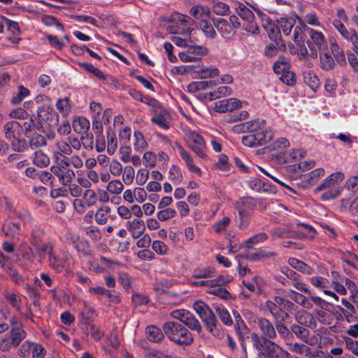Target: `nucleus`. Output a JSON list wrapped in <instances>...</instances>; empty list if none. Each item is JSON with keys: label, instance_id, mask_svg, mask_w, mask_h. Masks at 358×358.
Wrapping results in <instances>:
<instances>
[{"label": "nucleus", "instance_id": "obj_8", "mask_svg": "<svg viewBox=\"0 0 358 358\" xmlns=\"http://www.w3.org/2000/svg\"><path fill=\"white\" fill-rule=\"evenodd\" d=\"M256 324L262 336L264 343L267 340L271 341L277 337V333L273 324L267 318L258 317Z\"/></svg>", "mask_w": 358, "mask_h": 358}, {"label": "nucleus", "instance_id": "obj_57", "mask_svg": "<svg viewBox=\"0 0 358 358\" xmlns=\"http://www.w3.org/2000/svg\"><path fill=\"white\" fill-rule=\"evenodd\" d=\"M122 178L125 185H131L135 178V171L131 166H126L122 169Z\"/></svg>", "mask_w": 358, "mask_h": 358}, {"label": "nucleus", "instance_id": "obj_56", "mask_svg": "<svg viewBox=\"0 0 358 358\" xmlns=\"http://www.w3.org/2000/svg\"><path fill=\"white\" fill-rule=\"evenodd\" d=\"M4 296L6 301L17 310L20 309L21 299L19 295L15 293L6 291Z\"/></svg>", "mask_w": 358, "mask_h": 358}, {"label": "nucleus", "instance_id": "obj_18", "mask_svg": "<svg viewBox=\"0 0 358 358\" xmlns=\"http://www.w3.org/2000/svg\"><path fill=\"white\" fill-rule=\"evenodd\" d=\"M126 227L127 230L129 231L134 238H138L141 237L145 230L144 222L138 218L127 221L126 223Z\"/></svg>", "mask_w": 358, "mask_h": 358}, {"label": "nucleus", "instance_id": "obj_43", "mask_svg": "<svg viewBox=\"0 0 358 358\" xmlns=\"http://www.w3.org/2000/svg\"><path fill=\"white\" fill-rule=\"evenodd\" d=\"M209 332H210L215 337L218 339H222L224 336V332L222 329L221 326L219 324L217 318L208 322L205 325Z\"/></svg>", "mask_w": 358, "mask_h": 358}, {"label": "nucleus", "instance_id": "obj_27", "mask_svg": "<svg viewBox=\"0 0 358 358\" xmlns=\"http://www.w3.org/2000/svg\"><path fill=\"white\" fill-rule=\"evenodd\" d=\"M330 49L337 63L341 66H345L346 60L344 50L335 40L330 41Z\"/></svg>", "mask_w": 358, "mask_h": 358}, {"label": "nucleus", "instance_id": "obj_2", "mask_svg": "<svg viewBox=\"0 0 358 358\" xmlns=\"http://www.w3.org/2000/svg\"><path fill=\"white\" fill-rule=\"evenodd\" d=\"M162 327L164 334L178 345H189L194 341L192 333L178 322L168 321Z\"/></svg>", "mask_w": 358, "mask_h": 358}, {"label": "nucleus", "instance_id": "obj_19", "mask_svg": "<svg viewBox=\"0 0 358 358\" xmlns=\"http://www.w3.org/2000/svg\"><path fill=\"white\" fill-rule=\"evenodd\" d=\"M265 307L276 322H284L289 316L284 310L278 307L272 300L266 301Z\"/></svg>", "mask_w": 358, "mask_h": 358}, {"label": "nucleus", "instance_id": "obj_1", "mask_svg": "<svg viewBox=\"0 0 358 358\" xmlns=\"http://www.w3.org/2000/svg\"><path fill=\"white\" fill-rule=\"evenodd\" d=\"M236 131L248 132L243 136L242 143L248 147L255 148L266 145L273 137V131L267 127L264 119H255L235 126Z\"/></svg>", "mask_w": 358, "mask_h": 358}, {"label": "nucleus", "instance_id": "obj_35", "mask_svg": "<svg viewBox=\"0 0 358 358\" xmlns=\"http://www.w3.org/2000/svg\"><path fill=\"white\" fill-rule=\"evenodd\" d=\"M288 264L289 266H291L292 268H295L296 270H298L300 272H302L305 274H312L313 273V268L306 264L305 262L294 258L291 257L288 259Z\"/></svg>", "mask_w": 358, "mask_h": 358}, {"label": "nucleus", "instance_id": "obj_41", "mask_svg": "<svg viewBox=\"0 0 358 358\" xmlns=\"http://www.w3.org/2000/svg\"><path fill=\"white\" fill-rule=\"evenodd\" d=\"M320 67L324 71H331L335 66L334 59L329 52H323L320 53Z\"/></svg>", "mask_w": 358, "mask_h": 358}, {"label": "nucleus", "instance_id": "obj_46", "mask_svg": "<svg viewBox=\"0 0 358 358\" xmlns=\"http://www.w3.org/2000/svg\"><path fill=\"white\" fill-rule=\"evenodd\" d=\"M52 157L55 164L62 169H69L71 165V157H67L66 155H61V152H53Z\"/></svg>", "mask_w": 358, "mask_h": 358}, {"label": "nucleus", "instance_id": "obj_51", "mask_svg": "<svg viewBox=\"0 0 358 358\" xmlns=\"http://www.w3.org/2000/svg\"><path fill=\"white\" fill-rule=\"evenodd\" d=\"M124 185L117 179L109 181L106 189L110 194L118 195L123 191Z\"/></svg>", "mask_w": 358, "mask_h": 358}, {"label": "nucleus", "instance_id": "obj_34", "mask_svg": "<svg viewBox=\"0 0 358 358\" xmlns=\"http://www.w3.org/2000/svg\"><path fill=\"white\" fill-rule=\"evenodd\" d=\"M237 209L238 213V227L241 229H245L250 224L252 212L241 206H237Z\"/></svg>", "mask_w": 358, "mask_h": 358}, {"label": "nucleus", "instance_id": "obj_16", "mask_svg": "<svg viewBox=\"0 0 358 358\" xmlns=\"http://www.w3.org/2000/svg\"><path fill=\"white\" fill-rule=\"evenodd\" d=\"M171 115L164 109H159L155 111V115L151 118V122L157 124L162 129L167 130L170 127Z\"/></svg>", "mask_w": 358, "mask_h": 358}, {"label": "nucleus", "instance_id": "obj_50", "mask_svg": "<svg viewBox=\"0 0 358 358\" xmlns=\"http://www.w3.org/2000/svg\"><path fill=\"white\" fill-rule=\"evenodd\" d=\"M292 294L293 296H292V299L294 302L308 310H310L313 308V303L305 296L294 291L292 292Z\"/></svg>", "mask_w": 358, "mask_h": 358}, {"label": "nucleus", "instance_id": "obj_12", "mask_svg": "<svg viewBox=\"0 0 358 358\" xmlns=\"http://www.w3.org/2000/svg\"><path fill=\"white\" fill-rule=\"evenodd\" d=\"M193 308L199 315L205 325L216 318L215 314L209 306L201 301L194 302L193 304Z\"/></svg>", "mask_w": 358, "mask_h": 358}, {"label": "nucleus", "instance_id": "obj_40", "mask_svg": "<svg viewBox=\"0 0 358 358\" xmlns=\"http://www.w3.org/2000/svg\"><path fill=\"white\" fill-rule=\"evenodd\" d=\"M216 83L214 81H194L190 83L187 86L188 92L194 93L200 90H203L215 86Z\"/></svg>", "mask_w": 358, "mask_h": 358}, {"label": "nucleus", "instance_id": "obj_28", "mask_svg": "<svg viewBox=\"0 0 358 358\" xmlns=\"http://www.w3.org/2000/svg\"><path fill=\"white\" fill-rule=\"evenodd\" d=\"M276 254L273 252H267L265 249L261 248L255 252H248L246 255V259L249 261H261L264 259H269L275 256Z\"/></svg>", "mask_w": 358, "mask_h": 358}, {"label": "nucleus", "instance_id": "obj_44", "mask_svg": "<svg viewBox=\"0 0 358 358\" xmlns=\"http://www.w3.org/2000/svg\"><path fill=\"white\" fill-rule=\"evenodd\" d=\"M197 73L201 79L213 78L219 76L220 70L215 66H210L200 69Z\"/></svg>", "mask_w": 358, "mask_h": 358}, {"label": "nucleus", "instance_id": "obj_10", "mask_svg": "<svg viewBox=\"0 0 358 358\" xmlns=\"http://www.w3.org/2000/svg\"><path fill=\"white\" fill-rule=\"evenodd\" d=\"M176 146L180 158L184 161L187 169L197 176H201L202 171L194 164L193 157L181 145L176 143Z\"/></svg>", "mask_w": 358, "mask_h": 358}, {"label": "nucleus", "instance_id": "obj_17", "mask_svg": "<svg viewBox=\"0 0 358 358\" xmlns=\"http://www.w3.org/2000/svg\"><path fill=\"white\" fill-rule=\"evenodd\" d=\"M37 117L39 122H48L49 124L57 120V113L48 104H43L38 108Z\"/></svg>", "mask_w": 358, "mask_h": 358}, {"label": "nucleus", "instance_id": "obj_4", "mask_svg": "<svg viewBox=\"0 0 358 358\" xmlns=\"http://www.w3.org/2000/svg\"><path fill=\"white\" fill-rule=\"evenodd\" d=\"M82 196L83 199H75L73 201V208L79 214L85 213L86 206H93L97 201V195L92 189H85L83 191Z\"/></svg>", "mask_w": 358, "mask_h": 358}, {"label": "nucleus", "instance_id": "obj_61", "mask_svg": "<svg viewBox=\"0 0 358 358\" xmlns=\"http://www.w3.org/2000/svg\"><path fill=\"white\" fill-rule=\"evenodd\" d=\"M55 145L57 147V150L53 152H61V155H71L72 154V150L71 149V145L67 141L60 140L57 141L55 143Z\"/></svg>", "mask_w": 358, "mask_h": 358}, {"label": "nucleus", "instance_id": "obj_11", "mask_svg": "<svg viewBox=\"0 0 358 358\" xmlns=\"http://www.w3.org/2000/svg\"><path fill=\"white\" fill-rule=\"evenodd\" d=\"M83 305V308L78 315V325L80 328H85L86 324L92 323V320L97 316L95 310L87 301H84Z\"/></svg>", "mask_w": 358, "mask_h": 358}, {"label": "nucleus", "instance_id": "obj_42", "mask_svg": "<svg viewBox=\"0 0 358 358\" xmlns=\"http://www.w3.org/2000/svg\"><path fill=\"white\" fill-rule=\"evenodd\" d=\"M90 121L84 117H78L73 123L74 131L80 134L87 133L90 129Z\"/></svg>", "mask_w": 358, "mask_h": 358}, {"label": "nucleus", "instance_id": "obj_30", "mask_svg": "<svg viewBox=\"0 0 358 358\" xmlns=\"http://www.w3.org/2000/svg\"><path fill=\"white\" fill-rule=\"evenodd\" d=\"M234 7L236 13L244 20L251 21L255 20V15L252 11L249 9L243 3L236 1L234 3Z\"/></svg>", "mask_w": 358, "mask_h": 358}, {"label": "nucleus", "instance_id": "obj_47", "mask_svg": "<svg viewBox=\"0 0 358 358\" xmlns=\"http://www.w3.org/2000/svg\"><path fill=\"white\" fill-rule=\"evenodd\" d=\"M290 64L289 59L285 57H280L273 64V69L275 73L280 74L289 70Z\"/></svg>", "mask_w": 358, "mask_h": 358}, {"label": "nucleus", "instance_id": "obj_55", "mask_svg": "<svg viewBox=\"0 0 358 358\" xmlns=\"http://www.w3.org/2000/svg\"><path fill=\"white\" fill-rule=\"evenodd\" d=\"M264 28L267 31L270 39L276 42L277 45H278L277 41L280 38L279 28L273 23L268 25L264 24Z\"/></svg>", "mask_w": 358, "mask_h": 358}, {"label": "nucleus", "instance_id": "obj_52", "mask_svg": "<svg viewBox=\"0 0 358 358\" xmlns=\"http://www.w3.org/2000/svg\"><path fill=\"white\" fill-rule=\"evenodd\" d=\"M267 239L268 235L264 232H261L247 239L245 245L246 248H251L253 245L264 242Z\"/></svg>", "mask_w": 358, "mask_h": 358}, {"label": "nucleus", "instance_id": "obj_36", "mask_svg": "<svg viewBox=\"0 0 358 358\" xmlns=\"http://www.w3.org/2000/svg\"><path fill=\"white\" fill-rule=\"evenodd\" d=\"M145 332L148 339L152 342H160L164 337V334L161 329L155 325L148 326L146 328Z\"/></svg>", "mask_w": 358, "mask_h": 358}, {"label": "nucleus", "instance_id": "obj_63", "mask_svg": "<svg viewBox=\"0 0 358 358\" xmlns=\"http://www.w3.org/2000/svg\"><path fill=\"white\" fill-rule=\"evenodd\" d=\"M291 331L303 341H306L309 335V331L307 329L295 324L291 326Z\"/></svg>", "mask_w": 358, "mask_h": 358}, {"label": "nucleus", "instance_id": "obj_38", "mask_svg": "<svg viewBox=\"0 0 358 358\" xmlns=\"http://www.w3.org/2000/svg\"><path fill=\"white\" fill-rule=\"evenodd\" d=\"M32 162L38 167L43 168L48 166L50 160L48 155L41 150L36 151L31 156Z\"/></svg>", "mask_w": 358, "mask_h": 358}, {"label": "nucleus", "instance_id": "obj_64", "mask_svg": "<svg viewBox=\"0 0 358 358\" xmlns=\"http://www.w3.org/2000/svg\"><path fill=\"white\" fill-rule=\"evenodd\" d=\"M152 250L159 255H166L169 252V247L161 241H154L152 243Z\"/></svg>", "mask_w": 358, "mask_h": 358}, {"label": "nucleus", "instance_id": "obj_21", "mask_svg": "<svg viewBox=\"0 0 358 358\" xmlns=\"http://www.w3.org/2000/svg\"><path fill=\"white\" fill-rule=\"evenodd\" d=\"M248 184L250 189L257 192L275 193V190L270 184L263 182L259 178H252L248 180Z\"/></svg>", "mask_w": 358, "mask_h": 358}, {"label": "nucleus", "instance_id": "obj_31", "mask_svg": "<svg viewBox=\"0 0 358 358\" xmlns=\"http://www.w3.org/2000/svg\"><path fill=\"white\" fill-rule=\"evenodd\" d=\"M86 335H90L95 341H99L104 336L103 331L94 323L86 324L85 328H80Z\"/></svg>", "mask_w": 358, "mask_h": 358}, {"label": "nucleus", "instance_id": "obj_26", "mask_svg": "<svg viewBox=\"0 0 358 358\" xmlns=\"http://www.w3.org/2000/svg\"><path fill=\"white\" fill-rule=\"evenodd\" d=\"M232 94V90L227 86H221L214 91L205 94L204 99L213 101L221 97L229 96Z\"/></svg>", "mask_w": 358, "mask_h": 358}, {"label": "nucleus", "instance_id": "obj_20", "mask_svg": "<svg viewBox=\"0 0 358 358\" xmlns=\"http://www.w3.org/2000/svg\"><path fill=\"white\" fill-rule=\"evenodd\" d=\"M343 178L344 174L341 171L331 173L324 180L322 184H320L319 186L316 187L315 192H320L324 189H330L333 186H334V185L342 181Z\"/></svg>", "mask_w": 358, "mask_h": 358}, {"label": "nucleus", "instance_id": "obj_25", "mask_svg": "<svg viewBox=\"0 0 358 358\" xmlns=\"http://www.w3.org/2000/svg\"><path fill=\"white\" fill-rule=\"evenodd\" d=\"M2 230L5 236L12 238H17L22 234L20 224L8 220L3 224Z\"/></svg>", "mask_w": 358, "mask_h": 358}, {"label": "nucleus", "instance_id": "obj_6", "mask_svg": "<svg viewBox=\"0 0 358 358\" xmlns=\"http://www.w3.org/2000/svg\"><path fill=\"white\" fill-rule=\"evenodd\" d=\"M171 315L190 329L195 330L199 333L202 331V327L199 321L189 311L183 309L176 310L172 312Z\"/></svg>", "mask_w": 358, "mask_h": 358}, {"label": "nucleus", "instance_id": "obj_9", "mask_svg": "<svg viewBox=\"0 0 358 358\" xmlns=\"http://www.w3.org/2000/svg\"><path fill=\"white\" fill-rule=\"evenodd\" d=\"M310 39L308 45L310 50L316 47L320 50H325L327 48V41L324 34L312 28H307Z\"/></svg>", "mask_w": 358, "mask_h": 358}, {"label": "nucleus", "instance_id": "obj_37", "mask_svg": "<svg viewBox=\"0 0 358 358\" xmlns=\"http://www.w3.org/2000/svg\"><path fill=\"white\" fill-rule=\"evenodd\" d=\"M215 269L210 266L197 267L192 271V278H210L215 276Z\"/></svg>", "mask_w": 358, "mask_h": 358}, {"label": "nucleus", "instance_id": "obj_15", "mask_svg": "<svg viewBox=\"0 0 358 358\" xmlns=\"http://www.w3.org/2000/svg\"><path fill=\"white\" fill-rule=\"evenodd\" d=\"M213 24L221 36L227 39L232 38L236 33L234 27H231L229 22L223 18H214Z\"/></svg>", "mask_w": 358, "mask_h": 358}, {"label": "nucleus", "instance_id": "obj_33", "mask_svg": "<svg viewBox=\"0 0 358 358\" xmlns=\"http://www.w3.org/2000/svg\"><path fill=\"white\" fill-rule=\"evenodd\" d=\"M271 234L274 238H287L296 236L295 232L293 230L283 226L273 228L271 231Z\"/></svg>", "mask_w": 358, "mask_h": 358}, {"label": "nucleus", "instance_id": "obj_54", "mask_svg": "<svg viewBox=\"0 0 358 358\" xmlns=\"http://www.w3.org/2000/svg\"><path fill=\"white\" fill-rule=\"evenodd\" d=\"M29 94V90L28 89L25 88L23 85H19L17 87V92L12 97L11 102L13 104H18Z\"/></svg>", "mask_w": 358, "mask_h": 358}, {"label": "nucleus", "instance_id": "obj_39", "mask_svg": "<svg viewBox=\"0 0 358 358\" xmlns=\"http://www.w3.org/2000/svg\"><path fill=\"white\" fill-rule=\"evenodd\" d=\"M27 336L26 331L23 329L21 325L13 327L10 332L11 341L13 345L16 348L20 342L25 338Z\"/></svg>", "mask_w": 358, "mask_h": 358}, {"label": "nucleus", "instance_id": "obj_5", "mask_svg": "<svg viewBox=\"0 0 358 358\" xmlns=\"http://www.w3.org/2000/svg\"><path fill=\"white\" fill-rule=\"evenodd\" d=\"M171 315L190 329L195 330L199 333L202 331V327L199 321L189 311L183 309L176 310L172 312Z\"/></svg>", "mask_w": 358, "mask_h": 358}, {"label": "nucleus", "instance_id": "obj_58", "mask_svg": "<svg viewBox=\"0 0 358 358\" xmlns=\"http://www.w3.org/2000/svg\"><path fill=\"white\" fill-rule=\"evenodd\" d=\"M134 146L135 150H143L148 147V143L144 138V136L141 131H136L134 132Z\"/></svg>", "mask_w": 358, "mask_h": 358}, {"label": "nucleus", "instance_id": "obj_49", "mask_svg": "<svg viewBox=\"0 0 358 358\" xmlns=\"http://www.w3.org/2000/svg\"><path fill=\"white\" fill-rule=\"evenodd\" d=\"M169 179L175 185H179L182 180V175L180 168L176 165H171L169 171Z\"/></svg>", "mask_w": 358, "mask_h": 358}, {"label": "nucleus", "instance_id": "obj_24", "mask_svg": "<svg viewBox=\"0 0 358 358\" xmlns=\"http://www.w3.org/2000/svg\"><path fill=\"white\" fill-rule=\"evenodd\" d=\"M22 127L17 121L7 122L4 125V132L7 139L12 141L14 138L20 137Z\"/></svg>", "mask_w": 358, "mask_h": 358}, {"label": "nucleus", "instance_id": "obj_59", "mask_svg": "<svg viewBox=\"0 0 358 358\" xmlns=\"http://www.w3.org/2000/svg\"><path fill=\"white\" fill-rule=\"evenodd\" d=\"M286 345L288 346V350L295 354H298L302 356L306 355L307 353V349L308 346L299 343H286Z\"/></svg>", "mask_w": 358, "mask_h": 358}, {"label": "nucleus", "instance_id": "obj_14", "mask_svg": "<svg viewBox=\"0 0 358 358\" xmlns=\"http://www.w3.org/2000/svg\"><path fill=\"white\" fill-rule=\"evenodd\" d=\"M51 172L58 178L59 182L63 185H67L75 178L76 173L71 169H62L58 166H52Z\"/></svg>", "mask_w": 358, "mask_h": 358}, {"label": "nucleus", "instance_id": "obj_62", "mask_svg": "<svg viewBox=\"0 0 358 358\" xmlns=\"http://www.w3.org/2000/svg\"><path fill=\"white\" fill-rule=\"evenodd\" d=\"M176 215V211L171 208L161 209L157 213V219L162 222L167 221Z\"/></svg>", "mask_w": 358, "mask_h": 358}, {"label": "nucleus", "instance_id": "obj_45", "mask_svg": "<svg viewBox=\"0 0 358 358\" xmlns=\"http://www.w3.org/2000/svg\"><path fill=\"white\" fill-rule=\"evenodd\" d=\"M279 27L282 29L283 34L286 36L290 34L292 29L294 27L296 21L292 17H281L278 20Z\"/></svg>", "mask_w": 358, "mask_h": 358}, {"label": "nucleus", "instance_id": "obj_13", "mask_svg": "<svg viewBox=\"0 0 358 358\" xmlns=\"http://www.w3.org/2000/svg\"><path fill=\"white\" fill-rule=\"evenodd\" d=\"M242 107V101L235 98L220 100L215 103V110L221 113L232 112Z\"/></svg>", "mask_w": 358, "mask_h": 358}, {"label": "nucleus", "instance_id": "obj_3", "mask_svg": "<svg viewBox=\"0 0 358 358\" xmlns=\"http://www.w3.org/2000/svg\"><path fill=\"white\" fill-rule=\"evenodd\" d=\"M187 146L201 159L207 156V146L203 138L196 131L187 130L184 136Z\"/></svg>", "mask_w": 358, "mask_h": 358}, {"label": "nucleus", "instance_id": "obj_48", "mask_svg": "<svg viewBox=\"0 0 358 358\" xmlns=\"http://www.w3.org/2000/svg\"><path fill=\"white\" fill-rule=\"evenodd\" d=\"M108 148L107 151L109 155H113L117 148V139L114 131L109 127L106 131Z\"/></svg>", "mask_w": 358, "mask_h": 358}, {"label": "nucleus", "instance_id": "obj_32", "mask_svg": "<svg viewBox=\"0 0 358 358\" xmlns=\"http://www.w3.org/2000/svg\"><path fill=\"white\" fill-rule=\"evenodd\" d=\"M189 13L196 19L200 20L201 22L206 21L210 15L209 8L203 6H193L190 9Z\"/></svg>", "mask_w": 358, "mask_h": 358}, {"label": "nucleus", "instance_id": "obj_53", "mask_svg": "<svg viewBox=\"0 0 358 358\" xmlns=\"http://www.w3.org/2000/svg\"><path fill=\"white\" fill-rule=\"evenodd\" d=\"M215 311L218 315L220 319L226 325H231L233 323L232 319L230 316L229 311L222 306H217Z\"/></svg>", "mask_w": 358, "mask_h": 358}, {"label": "nucleus", "instance_id": "obj_23", "mask_svg": "<svg viewBox=\"0 0 358 358\" xmlns=\"http://www.w3.org/2000/svg\"><path fill=\"white\" fill-rule=\"evenodd\" d=\"M295 320L300 324L309 328H315L317 325L316 320L313 315L304 310H298L296 313Z\"/></svg>", "mask_w": 358, "mask_h": 358}, {"label": "nucleus", "instance_id": "obj_22", "mask_svg": "<svg viewBox=\"0 0 358 358\" xmlns=\"http://www.w3.org/2000/svg\"><path fill=\"white\" fill-rule=\"evenodd\" d=\"M111 208L108 206H102L94 214V220L99 225L106 224L109 219L113 220L115 216L111 215Z\"/></svg>", "mask_w": 358, "mask_h": 358}, {"label": "nucleus", "instance_id": "obj_7", "mask_svg": "<svg viewBox=\"0 0 358 358\" xmlns=\"http://www.w3.org/2000/svg\"><path fill=\"white\" fill-rule=\"evenodd\" d=\"M73 262L72 256L68 252H64L61 257L53 253L48 258L49 266L56 273H61L71 266Z\"/></svg>", "mask_w": 358, "mask_h": 358}, {"label": "nucleus", "instance_id": "obj_29", "mask_svg": "<svg viewBox=\"0 0 358 358\" xmlns=\"http://www.w3.org/2000/svg\"><path fill=\"white\" fill-rule=\"evenodd\" d=\"M303 81L312 90L316 91L320 87V82L317 76L313 71H306L303 73Z\"/></svg>", "mask_w": 358, "mask_h": 358}, {"label": "nucleus", "instance_id": "obj_60", "mask_svg": "<svg viewBox=\"0 0 358 358\" xmlns=\"http://www.w3.org/2000/svg\"><path fill=\"white\" fill-rule=\"evenodd\" d=\"M229 159L226 155H220L217 162L213 165V169L220 170L222 171H227L229 170Z\"/></svg>", "mask_w": 358, "mask_h": 358}]
</instances>
